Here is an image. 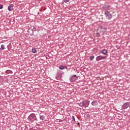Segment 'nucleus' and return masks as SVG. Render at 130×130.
<instances>
[{"mask_svg":"<svg viewBox=\"0 0 130 130\" xmlns=\"http://www.w3.org/2000/svg\"><path fill=\"white\" fill-rule=\"evenodd\" d=\"M8 10L9 11H13V6H10L8 7Z\"/></svg>","mask_w":130,"mask_h":130,"instance_id":"11","label":"nucleus"},{"mask_svg":"<svg viewBox=\"0 0 130 130\" xmlns=\"http://www.w3.org/2000/svg\"><path fill=\"white\" fill-rule=\"evenodd\" d=\"M31 52H32V53H36V52H37V51L36 50V48H32L31 50Z\"/></svg>","mask_w":130,"mask_h":130,"instance_id":"10","label":"nucleus"},{"mask_svg":"<svg viewBox=\"0 0 130 130\" xmlns=\"http://www.w3.org/2000/svg\"><path fill=\"white\" fill-rule=\"evenodd\" d=\"M77 80V75H73L70 79L71 82H75Z\"/></svg>","mask_w":130,"mask_h":130,"instance_id":"7","label":"nucleus"},{"mask_svg":"<svg viewBox=\"0 0 130 130\" xmlns=\"http://www.w3.org/2000/svg\"><path fill=\"white\" fill-rule=\"evenodd\" d=\"M98 104V103L96 102H92L91 103V105H92V106H97Z\"/></svg>","mask_w":130,"mask_h":130,"instance_id":"9","label":"nucleus"},{"mask_svg":"<svg viewBox=\"0 0 130 130\" xmlns=\"http://www.w3.org/2000/svg\"><path fill=\"white\" fill-rule=\"evenodd\" d=\"M101 53L104 54V55H107V54L108 53V52L107 50L104 49L101 51Z\"/></svg>","mask_w":130,"mask_h":130,"instance_id":"8","label":"nucleus"},{"mask_svg":"<svg viewBox=\"0 0 130 130\" xmlns=\"http://www.w3.org/2000/svg\"><path fill=\"white\" fill-rule=\"evenodd\" d=\"M90 104V101H84L83 103H82V105L83 106V107H88V106H89V105Z\"/></svg>","mask_w":130,"mask_h":130,"instance_id":"3","label":"nucleus"},{"mask_svg":"<svg viewBox=\"0 0 130 130\" xmlns=\"http://www.w3.org/2000/svg\"><path fill=\"white\" fill-rule=\"evenodd\" d=\"M72 120H73V121H75L76 120L75 119V117H74V116H72Z\"/></svg>","mask_w":130,"mask_h":130,"instance_id":"17","label":"nucleus"},{"mask_svg":"<svg viewBox=\"0 0 130 130\" xmlns=\"http://www.w3.org/2000/svg\"><path fill=\"white\" fill-rule=\"evenodd\" d=\"M59 69H60V70H64V67L62 66H60Z\"/></svg>","mask_w":130,"mask_h":130,"instance_id":"13","label":"nucleus"},{"mask_svg":"<svg viewBox=\"0 0 130 130\" xmlns=\"http://www.w3.org/2000/svg\"><path fill=\"white\" fill-rule=\"evenodd\" d=\"M90 60H93V59H94V56H91L90 57Z\"/></svg>","mask_w":130,"mask_h":130,"instance_id":"15","label":"nucleus"},{"mask_svg":"<svg viewBox=\"0 0 130 130\" xmlns=\"http://www.w3.org/2000/svg\"><path fill=\"white\" fill-rule=\"evenodd\" d=\"M128 107H129V104L128 103H125L122 106L123 109H126Z\"/></svg>","mask_w":130,"mask_h":130,"instance_id":"5","label":"nucleus"},{"mask_svg":"<svg viewBox=\"0 0 130 130\" xmlns=\"http://www.w3.org/2000/svg\"><path fill=\"white\" fill-rule=\"evenodd\" d=\"M40 118L41 120H44V116H41L40 117Z\"/></svg>","mask_w":130,"mask_h":130,"instance_id":"14","label":"nucleus"},{"mask_svg":"<svg viewBox=\"0 0 130 130\" xmlns=\"http://www.w3.org/2000/svg\"><path fill=\"white\" fill-rule=\"evenodd\" d=\"M99 30L100 31V32H101V33H104L106 31H107V29L106 27L100 26L99 27Z\"/></svg>","mask_w":130,"mask_h":130,"instance_id":"4","label":"nucleus"},{"mask_svg":"<svg viewBox=\"0 0 130 130\" xmlns=\"http://www.w3.org/2000/svg\"><path fill=\"white\" fill-rule=\"evenodd\" d=\"M70 2V0H63L64 3H69Z\"/></svg>","mask_w":130,"mask_h":130,"instance_id":"16","label":"nucleus"},{"mask_svg":"<svg viewBox=\"0 0 130 130\" xmlns=\"http://www.w3.org/2000/svg\"><path fill=\"white\" fill-rule=\"evenodd\" d=\"M3 5H0V10L1 9H3Z\"/></svg>","mask_w":130,"mask_h":130,"instance_id":"18","label":"nucleus"},{"mask_svg":"<svg viewBox=\"0 0 130 130\" xmlns=\"http://www.w3.org/2000/svg\"><path fill=\"white\" fill-rule=\"evenodd\" d=\"M105 10L106 11H105V15L106 16V18L107 19H108V20H110L111 18H112V14L114 12L112 11V8L111 6H108L105 7Z\"/></svg>","mask_w":130,"mask_h":130,"instance_id":"1","label":"nucleus"},{"mask_svg":"<svg viewBox=\"0 0 130 130\" xmlns=\"http://www.w3.org/2000/svg\"><path fill=\"white\" fill-rule=\"evenodd\" d=\"M102 59H106V56L100 55L96 57V61H99V60H102Z\"/></svg>","mask_w":130,"mask_h":130,"instance_id":"2","label":"nucleus"},{"mask_svg":"<svg viewBox=\"0 0 130 130\" xmlns=\"http://www.w3.org/2000/svg\"><path fill=\"white\" fill-rule=\"evenodd\" d=\"M0 49L1 50H4L5 49V45H2Z\"/></svg>","mask_w":130,"mask_h":130,"instance_id":"12","label":"nucleus"},{"mask_svg":"<svg viewBox=\"0 0 130 130\" xmlns=\"http://www.w3.org/2000/svg\"><path fill=\"white\" fill-rule=\"evenodd\" d=\"M29 120H32V119H35V114H31L28 117Z\"/></svg>","mask_w":130,"mask_h":130,"instance_id":"6","label":"nucleus"}]
</instances>
